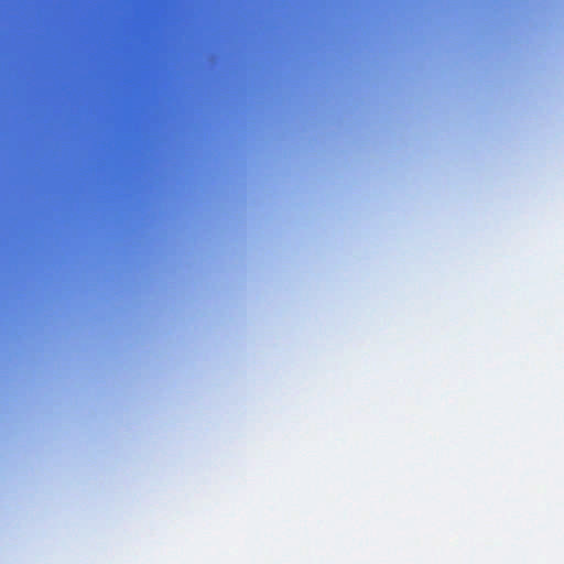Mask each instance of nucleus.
Masks as SVG:
<instances>
[{"instance_id":"1","label":"nucleus","mask_w":564,"mask_h":564,"mask_svg":"<svg viewBox=\"0 0 564 564\" xmlns=\"http://www.w3.org/2000/svg\"><path fill=\"white\" fill-rule=\"evenodd\" d=\"M72 43H75V26H72Z\"/></svg>"},{"instance_id":"2","label":"nucleus","mask_w":564,"mask_h":564,"mask_svg":"<svg viewBox=\"0 0 564 564\" xmlns=\"http://www.w3.org/2000/svg\"><path fill=\"white\" fill-rule=\"evenodd\" d=\"M72 43H75V26H72Z\"/></svg>"},{"instance_id":"3","label":"nucleus","mask_w":564,"mask_h":564,"mask_svg":"<svg viewBox=\"0 0 564 564\" xmlns=\"http://www.w3.org/2000/svg\"><path fill=\"white\" fill-rule=\"evenodd\" d=\"M72 43H75V26H72Z\"/></svg>"},{"instance_id":"4","label":"nucleus","mask_w":564,"mask_h":564,"mask_svg":"<svg viewBox=\"0 0 564 564\" xmlns=\"http://www.w3.org/2000/svg\"><path fill=\"white\" fill-rule=\"evenodd\" d=\"M72 43H75V26H72Z\"/></svg>"},{"instance_id":"5","label":"nucleus","mask_w":564,"mask_h":564,"mask_svg":"<svg viewBox=\"0 0 564 564\" xmlns=\"http://www.w3.org/2000/svg\"><path fill=\"white\" fill-rule=\"evenodd\" d=\"M72 43H75V26H72Z\"/></svg>"},{"instance_id":"6","label":"nucleus","mask_w":564,"mask_h":564,"mask_svg":"<svg viewBox=\"0 0 564 564\" xmlns=\"http://www.w3.org/2000/svg\"><path fill=\"white\" fill-rule=\"evenodd\" d=\"M72 43H75V26H72Z\"/></svg>"},{"instance_id":"7","label":"nucleus","mask_w":564,"mask_h":564,"mask_svg":"<svg viewBox=\"0 0 564 564\" xmlns=\"http://www.w3.org/2000/svg\"><path fill=\"white\" fill-rule=\"evenodd\" d=\"M72 43H75V26H72Z\"/></svg>"},{"instance_id":"8","label":"nucleus","mask_w":564,"mask_h":564,"mask_svg":"<svg viewBox=\"0 0 564 564\" xmlns=\"http://www.w3.org/2000/svg\"><path fill=\"white\" fill-rule=\"evenodd\" d=\"M72 83H75V70H72Z\"/></svg>"},{"instance_id":"9","label":"nucleus","mask_w":564,"mask_h":564,"mask_svg":"<svg viewBox=\"0 0 564 564\" xmlns=\"http://www.w3.org/2000/svg\"><path fill=\"white\" fill-rule=\"evenodd\" d=\"M72 83H75V70H72Z\"/></svg>"},{"instance_id":"10","label":"nucleus","mask_w":564,"mask_h":564,"mask_svg":"<svg viewBox=\"0 0 564 564\" xmlns=\"http://www.w3.org/2000/svg\"><path fill=\"white\" fill-rule=\"evenodd\" d=\"M72 83H75V70H72Z\"/></svg>"},{"instance_id":"11","label":"nucleus","mask_w":564,"mask_h":564,"mask_svg":"<svg viewBox=\"0 0 564 564\" xmlns=\"http://www.w3.org/2000/svg\"><path fill=\"white\" fill-rule=\"evenodd\" d=\"M72 83H75V70H72Z\"/></svg>"},{"instance_id":"12","label":"nucleus","mask_w":564,"mask_h":564,"mask_svg":"<svg viewBox=\"0 0 564 564\" xmlns=\"http://www.w3.org/2000/svg\"><path fill=\"white\" fill-rule=\"evenodd\" d=\"M72 83H75V70H72Z\"/></svg>"},{"instance_id":"13","label":"nucleus","mask_w":564,"mask_h":564,"mask_svg":"<svg viewBox=\"0 0 564 564\" xmlns=\"http://www.w3.org/2000/svg\"><path fill=\"white\" fill-rule=\"evenodd\" d=\"M72 105H75V93H72Z\"/></svg>"},{"instance_id":"14","label":"nucleus","mask_w":564,"mask_h":564,"mask_svg":"<svg viewBox=\"0 0 564 564\" xmlns=\"http://www.w3.org/2000/svg\"><path fill=\"white\" fill-rule=\"evenodd\" d=\"M72 105H75V93H72Z\"/></svg>"},{"instance_id":"15","label":"nucleus","mask_w":564,"mask_h":564,"mask_svg":"<svg viewBox=\"0 0 564 564\" xmlns=\"http://www.w3.org/2000/svg\"><path fill=\"white\" fill-rule=\"evenodd\" d=\"M72 105H75V93H72Z\"/></svg>"},{"instance_id":"16","label":"nucleus","mask_w":564,"mask_h":564,"mask_svg":"<svg viewBox=\"0 0 564 564\" xmlns=\"http://www.w3.org/2000/svg\"><path fill=\"white\" fill-rule=\"evenodd\" d=\"M72 105H75V93H72Z\"/></svg>"},{"instance_id":"17","label":"nucleus","mask_w":564,"mask_h":564,"mask_svg":"<svg viewBox=\"0 0 564 564\" xmlns=\"http://www.w3.org/2000/svg\"><path fill=\"white\" fill-rule=\"evenodd\" d=\"M72 105H75V93H72Z\"/></svg>"},{"instance_id":"18","label":"nucleus","mask_w":564,"mask_h":564,"mask_svg":"<svg viewBox=\"0 0 564 564\" xmlns=\"http://www.w3.org/2000/svg\"><path fill=\"white\" fill-rule=\"evenodd\" d=\"M72 58H75V48H72Z\"/></svg>"},{"instance_id":"19","label":"nucleus","mask_w":564,"mask_h":564,"mask_svg":"<svg viewBox=\"0 0 564 564\" xmlns=\"http://www.w3.org/2000/svg\"><path fill=\"white\" fill-rule=\"evenodd\" d=\"M72 58H75V48H72Z\"/></svg>"},{"instance_id":"20","label":"nucleus","mask_w":564,"mask_h":564,"mask_svg":"<svg viewBox=\"0 0 564 564\" xmlns=\"http://www.w3.org/2000/svg\"><path fill=\"white\" fill-rule=\"evenodd\" d=\"M72 58H75V48H72Z\"/></svg>"},{"instance_id":"21","label":"nucleus","mask_w":564,"mask_h":564,"mask_svg":"<svg viewBox=\"0 0 564 564\" xmlns=\"http://www.w3.org/2000/svg\"><path fill=\"white\" fill-rule=\"evenodd\" d=\"M72 58H75V48H72Z\"/></svg>"}]
</instances>
